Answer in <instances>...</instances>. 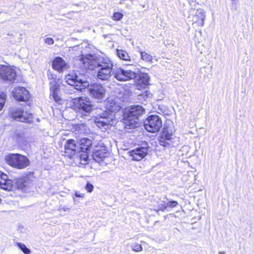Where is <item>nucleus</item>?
Returning a JSON list of instances; mask_svg holds the SVG:
<instances>
[{
  "mask_svg": "<svg viewBox=\"0 0 254 254\" xmlns=\"http://www.w3.org/2000/svg\"><path fill=\"white\" fill-rule=\"evenodd\" d=\"M205 17V13L201 9L191 10L188 16L189 20L192 22L193 24H196L200 27L203 26Z\"/></svg>",
  "mask_w": 254,
  "mask_h": 254,
  "instance_id": "nucleus-9",
  "label": "nucleus"
},
{
  "mask_svg": "<svg viewBox=\"0 0 254 254\" xmlns=\"http://www.w3.org/2000/svg\"><path fill=\"white\" fill-rule=\"evenodd\" d=\"M79 150L83 153H87L91 149L92 141L86 138H83L79 140Z\"/></svg>",
  "mask_w": 254,
  "mask_h": 254,
  "instance_id": "nucleus-20",
  "label": "nucleus"
},
{
  "mask_svg": "<svg viewBox=\"0 0 254 254\" xmlns=\"http://www.w3.org/2000/svg\"><path fill=\"white\" fill-rule=\"evenodd\" d=\"M218 254H225L224 252H219L218 253Z\"/></svg>",
  "mask_w": 254,
  "mask_h": 254,
  "instance_id": "nucleus-43",
  "label": "nucleus"
},
{
  "mask_svg": "<svg viewBox=\"0 0 254 254\" xmlns=\"http://www.w3.org/2000/svg\"><path fill=\"white\" fill-rule=\"evenodd\" d=\"M117 54L121 59H122L125 61L130 60V57L128 55L127 53L125 51L117 49Z\"/></svg>",
  "mask_w": 254,
  "mask_h": 254,
  "instance_id": "nucleus-26",
  "label": "nucleus"
},
{
  "mask_svg": "<svg viewBox=\"0 0 254 254\" xmlns=\"http://www.w3.org/2000/svg\"><path fill=\"white\" fill-rule=\"evenodd\" d=\"M16 77L15 69L9 65L0 64V80L9 84L14 82Z\"/></svg>",
  "mask_w": 254,
  "mask_h": 254,
  "instance_id": "nucleus-5",
  "label": "nucleus"
},
{
  "mask_svg": "<svg viewBox=\"0 0 254 254\" xmlns=\"http://www.w3.org/2000/svg\"><path fill=\"white\" fill-rule=\"evenodd\" d=\"M5 160L10 166L16 167V154H9L5 157Z\"/></svg>",
  "mask_w": 254,
  "mask_h": 254,
  "instance_id": "nucleus-24",
  "label": "nucleus"
},
{
  "mask_svg": "<svg viewBox=\"0 0 254 254\" xmlns=\"http://www.w3.org/2000/svg\"><path fill=\"white\" fill-rule=\"evenodd\" d=\"M239 0H231L233 2L236 3L239 1Z\"/></svg>",
  "mask_w": 254,
  "mask_h": 254,
  "instance_id": "nucleus-42",
  "label": "nucleus"
},
{
  "mask_svg": "<svg viewBox=\"0 0 254 254\" xmlns=\"http://www.w3.org/2000/svg\"><path fill=\"white\" fill-rule=\"evenodd\" d=\"M148 146L147 144L145 146L138 147L129 151L130 156L134 161H140L147 154Z\"/></svg>",
  "mask_w": 254,
  "mask_h": 254,
  "instance_id": "nucleus-12",
  "label": "nucleus"
},
{
  "mask_svg": "<svg viewBox=\"0 0 254 254\" xmlns=\"http://www.w3.org/2000/svg\"><path fill=\"white\" fill-rule=\"evenodd\" d=\"M113 73L114 77L119 81H127L137 78V74L134 71L122 68L114 69Z\"/></svg>",
  "mask_w": 254,
  "mask_h": 254,
  "instance_id": "nucleus-8",
  "label": "nucleus"
},
{
  "mask_svg": "<svg viewBox=\"0 0 254 254\" xmlns=\"http://www.w3.org/2000/svg\"><path fill=\"white\" fill-rule=\"evenodd\" d=\"M107 150V147L105 146L97 147L93 154V159L98 163L103 161L108 156Z\"/></svg>",
  "mask_w": 254,
  "mask_h": 254,
  "instance_id": "nucleus-13",
  "label": "nucleus"
},
{
  "mask_svg": "<svg viewBox=\"0 0 254 254\" xmlns=\"http://www.w3.org/2000/svg\"><path fill=\"white\" fill-rule=\"evenodd\" d=\"M13 186L12 181L8 179V176L0 171V188L6 190H10Z\"/></svg>",
  "mask_w": 254,
  "mask_h": 254,
  "instance_id": "nucleus-15",
  "label": "nucleus"
},
{
  "mask_svg": "<svg viewBox=\"0 0 254 254\" xmlns=\"http://www.w3.org/2000/svg\"><path fill=\"white\" fill-rule=\"evenodd\" d=\"M31 114H28L23 110H17V121L21 122H29L31 119Z\"/></svg>",
  "mask_w": 254,
  "mask_h": 254,
  "instance_id": "nucleus-22",
  "label": "nucleus"
},
{
  "mask_svg": "<svg viewBox=\"0 0 254 254\" xmlns=\"http://www.w3.org/2000/svg\"><path fill=\"white\" fill-rule=\"evenodd\" d=\"M29 165V161L25 156L17 153V169H23Z\"/></svg>",
  "mask_w": 254,
  "mask_h": 254,
  "instance_id": "nucleus-21",
  "label": "nucleus"
},
{
  "mask_svg": "<svg viewBox=\"0 0 254 254\" xmlns=\"http://www.w3.org/2000/svg\"><path fill=\"white\" fill-rule=\"evenodd\" d=\"M52 67L59 71H63L68 67L65 61L61 57H57L54 60Z\"/></svg>",
  "mask_w": 254,
  "mask_h": 254,
  "instance_id": "nucleus-17",
  "label": "nucleus"
},
{
  "mask_svg": "<svg viewBox=\"0 0 254 254\" xmlns=\"http://www.w3.org/2000/svg\"><path fill=\"white\" fill-rule=\"evenodd\" d=\"M93 186L89 182L87 183L85 186V189L88 192H91L93 191Z\"/></svg>",
  "mask_w": 254,
  "mask_h": 254,
  "instance_id": "nucleus-37",
  "label": "nucleus"
},
{
  "mask_svg": "<svg viewBox=\"0 0 254 254\" xmlns=\"http://www.w3.org/2000/svg\"><path fill=\"white\" fill-rule=\"evenodd\" d=\"M50 96L53 97L54 100L58 102L61 101V98L58 94V90L59 89V84L57 80L50 81Z\"/></svg>",
  "mask_w": 254,
  "mask_h": 254,
  "instance_id": "nucleus-16",
  "label": "nucleus"
},
{
  "mask_svg": "<svg viewBox=\"0 0 254 254\" xmlns=\"http://www.w3.org/2000/svg\"><path fill=\"white\" fill-rule=\"evenodd\" d=\"M123 16L124 15L122 13L119 12H116L114 13L112 16V19L115 21H119L123 18Z\"/></svg>",
  "mask_w": 254,
  "mask_h": 254,
  "instance_id": "nucleus-33",
  "label": "nucleus"
},
{
  "mask_svg": "<svg viewBox=\"0 0 254 254\" xmlns=\"http://www.w3.org/2000/svg\"><path fill=\"white\" fill-rule=\"evenodd\" d=\"M132 250L136 252H139L142 250V248L140 244L134 243L131 245Z\"/></svg>",
  "mask_w": 254,
  "mask_h": 254,
  "instance_id": "nucleus-31",
  "label": "nucleus"
},
{
  "mask_svg": "<svg viewBox=\"0 0 254 254\" xmlns=\"http://www.w3.org/2000/svg\"><path fill=\"white\" fill-rule=\"evenodd\" d=\"M67 83L75 87V88L80 91L85 89L89 86V82L86 77L82 75H77L76 73H71L65 76Z\"/></svg>",
  "mask_w": 254,
  "mask_h": 254,
  "instance_id": "nucleus-4",
  "label": "nucleus"
},
{
  "mask_svg": "<svg viewBox=\"0 0 254 254\" xmlns=\"http://www.w3.org/2000/svg\"><path fill=\"white\" fill-rule=\"evenodd\" d=\"M73 104L77 108L78 113H81L83 116L89 113L93 109L92 105L89 99L86 97H79L73 100Z\"/></svg>",
  "mask_w": 254,
  "mask_h": 254,
  "instance_id": "nucleus-7",
  "label": "nucleus"
},
{
  "mask_svg": "<svg viewBox=\"0 0 254 254\" xmlns=\"http://www.w3.org/2000/svg\"><path fill=\"white\" fill-rule=\"evenodd\" d=\"M81 67L86 70H94L95 68L105 69L112 68L113 63L108 58L103 57H94L92 55H88L82 56L80 59Z\"/></svg>",
  "mask_w": 254,
  "mask_h": 254,
  "instance_id": "nucleus-1",
  "label": "nucleus"
},
{
  "mask_svg": "<svg viewBox=\"0 0 254 254\" xmlns=\"http://www.w3.org/2000/svg\"><path fill=\"white\" fill-rule=\"evenodd\" d=\"M75 196L78 197H83L84 196V193H81L79 191H75Z\"/></svg>",
  "mask_w": 254,
  "mask_h": 254,
  "instance_id": "nucleus-41",
  "label": "nucleus"
},
{
  "mask_svg": "<svg viewBox=\"0 0 254 254\" xmlns=\"http://www.w3.org/2000/svg\"><path fill=\"white\" fill-rule=\"evenodd\" d=\"M174 136V133L172 129L169 127H165L163 131L161 132V136L163 138L171 141Z\"/></svg>",
  "mask_w": 254,
  "mask_h": 254,
  "instance_id": "nucleus-23",
  "label": "nucleus"
},
{
  "mask_svg": "<svg viewBox=\"0 0 254 254\" xmlns=\"http://www.w3.org/2000/svg\"><path fill=\"white\" fill-rule=\"evenodd\" d=\"M13 118H14V120L15 119V117L14 116H13Z\"/></svg>",
  "mask_w": 254,
  "mask_h": 254,
  "instance_id": "nucleus-45",
  "label": "nucleus"
},
{
  "mask_svg": "<svg viewBox=\"0 0 254 254\" xmlns=\"http://www.w3.org/2000/svg\"><path fill=\"white\" fill-rule=\"evenodd\" d=\"M137 77H138V78L141 81L142 83L144 85H146L148 83L149 77L147 74L143 73H140L138 75H137Z\"/></svg>",
  "mask_w": 254,
  "mask_h": 254,
  "instance_id": "nucleus-27",
  "label": "nucleus"
},
{
  "mask_svg": "<svg viewBox=\"0 0 254 254\" xmlns=\"http://www.w3.org/2000/svg\"><path fill=\"white\" fill-rule=\"evenodd\" d=\"M159 143L160 145L163 146V147H166L167 145H169L170 144V141H169L168 140H167L162 137L160 136Z\"/></svg>",
  "mask_w": 254,
  "mask_h": 254,
  "instance_id": "nucleus-32",
  "label": "nucleus"
},
{
  "mask_svg": "<svg viewBox=\"0 0 254 254\" xmlns=\"http://www.w3.org/2000/svg\"><path fill=\"white\" fill-rule=\"evenodd\" d=\"M70 210V208L67 207L66 206H62L60 205L58 209L59 211H69Z\"/></svg>",
  "mask_w": 254,
  "mask_h": 254,
  "instance_id": "nucleus-39",
  "label": "nucleus"
},
{
  "mask_svg": "<svg viewBox=\"0 0 254 254\" xmlns=\"http://www.w3.org/2000/svg\"><path fill=\"white\" fill-rule=\"evenodd\" d=\"M13 96L14 97V98L15 99L16 98V95H14V94H13Z\"/></svg>",
  "mask_w": 254,
  "mask_h": 254,
  "instance_id": "nucleus-44",
  "label": "nucleus"
},
{
  "mask_svg": "<svg viewBox=\"0 0 254 254\" xmlns=\"http://www.w3.org/2000/svg\"><path fill=\"white\" fill-rule=\"evenodd\" d=\"M29 98V93L25 87L17 86V101H26Z\"/></svg>",
  "mask_w": 254,
  "mask_h": 254,
  "instance_id": "nucleus-19",
  "label": "nucleus"
},
{
  "mask_svg": "<svg viewBox=\"0 0 254 254\" xmlns=\"http://www.w3.org/2000/svg\"><path fill=\"white\" fill-rule=\"evenodd\" d=\"M114 69L112 68H107L105 69H98L97 77L98 79L102 80H108L112 75Z\"/></svg>",
  "mask_w": 254,
  "mask_h": 254,
  "instance_id": "nucleus-18",
  "label": "nucleus"
},
{
  "mask_svg": "<svg viewBox=\"0 0 254 254\" xmlns=\"http://www.w3.org/2000/svg\"><path fill=\"white\" fill-rule=\"evenodd\" d=\"M141 58L145 62H151L152 60V57L150 54L145 52H140Z\"/></svg>",
  "mask_w": 254,
  "mask_h": 254,
  "instance_id": "nucleus-29",
  "label": "nucleus"
},
{
  "mask_svg": "<svg viewBox=\"0 0 254 254\" xmlns=\"http://www.w3.org/2000/svg\"><path fill=\"white\" fill-rule=\"evenodd\" d=\"M17 142L19 144L20 147L23 148L26 145V141L23 140L21 137H17Z\"/></svg>",
  "mask_w": 254,
  "mask_h": 254,
  "instance_id": "nucleus-36",
  "label": "nucleus"
},
{
  "mask_svg": "<svg viewBox=\"0 0 254 254\" xmlns=\"http://www.w3.org/2000/svg\"><path fill=\"white\" fill-rule=\"evenodd\" d=\"M89 91L92 96L97 99H102L105 94V89L101 84H95L89 88Z\"/></svg>",
  "mask_w": 254,
  "mask_h": 254,
  "instance_id": "nucleus-14",
  "label": "nucleus"
},
{
  "mask_svg": "<svg viewBox=\"0 0 254 254\" xmlns=\"http://www.w3.org/2000/svg\"><path fill=\"white\" fill-rule=\"evenodd\" d=\"M22 229H24V227H22Z\"/></svg>",
  "mask_w": 254,
  "mask_h": 254,
  "instance_id": "nucleus-46",
  "label": "nucleus"
},
{
  "mask_svg": "<svg viewBox=\"0 0 254 254\" xmlns=\"http://www.w3.org/2000/svg\"><path fill=\"white\" fill-rule=\"evenodd\" d=\"M178 204V202L176 201H171L169 202V204H167L168 206L171 207H174Z\"/></svg>",
  "mask_w": 254,
  "mask_h": 254,
  "instance_id": "nucleus-40",
  "label": "nucleus"
},
{
  "mask_svg": "<svg viewBox=\"0 0 254 254\" xmlns=\"http://www.w3.org/2000/svg\"><path fill=\"white\" fill-rule=\"evenodd\" d=\"M45 43L48 45H53L54 43V40L51 37H47L44 40Z\"/></svg>",
  "mask_w": 254,
  "mask_h": 254,
  "instance_id": "nucleus-38",
  "label": "nucleus"
},
{
  "mask_svg": "<svg viewBox=\"0 0 254 254\" xmlns=\"http://www.w3.org/2000/svg\"><path fill=\"white\" fill-rule=\"evenodd\" d=\"M88 155L85 153L84 154L79 153V152H77L75 157L74 158H72L74 161L78 162V161H84L83 163H81V164H85L88 160Z\"/></svg>",
  "mask_w": 254,
  "mask_h": 254,
  "instance_id": "nucleus-25",
  "label": "nucleus"
},
{
  "mask_svg": "<svg viewBox=\"0 0 254 254\" xmlns=\"http://www.w3.org/2000/svg\"><path fill=\"white\" fill-rule=\"evenodd\" d=\"M107 106V110L108 111H105L101 113L99 118L96 119V122L97 123V126L100 127L111 125L113 126L117 122L116 118V112H118L121 110V107L118 103L114 101H108Z\"/></svg>",
  "mask_w": 254,
  "mask_h": 254,
  "instance_id": "nucleus-2",
  "label": "nucleus"
},
{
  "mask_svg": "<svg viewBox=\"0 0 254 254\" xmlns=\"http://www.w3.org/2000/svg\"><path fill=\"white\" fill-rule=\"evenodd\" d=\"M5 102V95L3 93H0V111L3 108Z\"/></svg>",
  "mask_w": 254,
  "mask_h": 254,
  "instance_id": "nucleus-34",
  "label": "nucleus"
},
{
  "mask_svg": "<svg viewBox=\"0 0 254 254\" xmlns=\"http://www.w3.org/2000/svg\"><path fill=\"white\" fill-rule=\"evenodd\" d=\"M77 152H79V147L73 139L67 140L64 144V156L70 159L74 158Z\"/></svg>",
  "mask_w": 254,
  "mask_h": 254,
  "instance_id": "nucleus-10",
  "label": "nucleus"
},
{
  "mask_svg": "<svg viewBox=\"0 0 254 254\" xmlns=\"http://www.w3.org/2000/svg\"><path fill=\"white\" fill-rule=\"evenodd\" d=\"M143 125L146 130L155 132L160 129L162 123L161 118L157 115H151L144 121Z\"/></svg>",
  "mask_w": 254,
  "mask_h": 254,
  "instance_id": "nucleus-6",
  "label": "nucleus"
},
{
  "mask_svg": "<svg viewBox=\"0 0 254 254\" xmlns=\"http://www.w3.org/2000/svg\"><path fill=\"white\" fill-rule=\"evenodd\" d=\"M144 112V109L139 105L132 106L126 110L123 118L125 127L131 129L138 127L140 124L138 119Z\"/></svg>",
  "mask_w": 254,
  "mask_h": 254,
  "instance_id": "nucleus-3",
  "label": "nucleus"
},
{
  "mask_svg": "<svg viewBox=\"0 0 254 254\" xmlns=\"http://www.w3.org/2000/svg\"><path fill=\"white\" fill-rule=\"evenodd\" d=\"M157 202L158 203V208L154 209L157 213H158L159 211H164L168 207L167 204L164 201L159 200V201H157Z\"/></svg>",
  "mask_w": 254,
  "mask_h": 254,
  "instance_id": "nucleus-28",
  "label": "nucleus"
},
{
  "mask_svg": "<svg viewBox=\"0 0 254 254\" xmlns=\"http://www.w3.org/2000/svg\"><path fill=\"white\" fill-rule=\"evenodd\" d=\"M34 177L33 174L30 172L26 176L20 179L17 182V189H20L23 191H26L27 188H29L33 185Z\"/></svg>",
  "mask_w": 254,
  "mask_h": 254,
  "instance_id": "nucleus-11",
  "label": "nucleus"
},
{
  "mask_svg": "<svg viewBox=\"0 0 254 254\" xmlns=\"http://www.w3.org/2000/svg\"><path fill=\"white\" fill-rule=\"evenodd\" d=\"M17 246L20 248L24 254H30L31 250L26 247V246L22 243H17Z\"/></svg>",
  "mask_w": 254,
  "mask_h": 254,
  "instance_id": "nucleus-30",
  "label": "nucleus"
},
{
  "mask_svg": "<svg viewBox=\"0 0 254 254\" xmlns=\"http://www.w3.org/2000/svg\"><path fill=\"white\" fill-rule=\"evenodd\" d=\"M47 76L50 81L57 80L56 75L50 70L48 71Z\"/></svg>",
  "mask_w": 254,
  "mask_h": 254,
  "instance_id": "nucleus-35",
  "label": "nucleus"
}]
</instances>
